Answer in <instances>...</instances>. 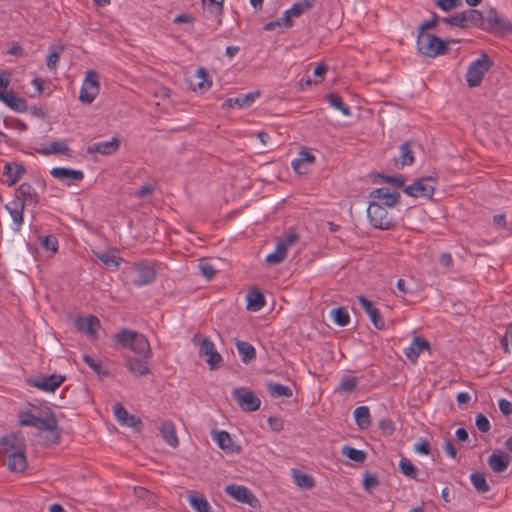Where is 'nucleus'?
<instances>
[{
  "mask_svg": "<svg viewBox=\"0 0 512 512\" xmlns=\"http://www.w3.org/2000/svg\"><path fill=\"white\" fill-rule=\"evenodd\" d=\"M19 424L21 426H30L41 431L49 432L47 436V442L49 444H57L60 442L61 434L57 430L58 421L52 412H50L47 417L42 418L34 415L31 411H25L20 414Z\"/></svg>",
  "mask_w": 512,
  "mask_h": 512,
  "instance_id": "nucleus-1",
  "label": "nucleus"
},
{
  "mask_svg": "<svg viewBox=\"0 0 512 512\" xmlns=\"http://www.w3.org/2000/svg\"><path fill=\"white\" fill-rule=\"evenodd\" d=\"M115 339L119 345L130 348L138 356H152L149 341L142 333L123 328L115 334Z\"/></svg>",
  "mask_w": 512,
  "mask_h": 512,
  "instance_id": "nucleus-2",
  "label": "nucleus"
},
{
  "mask_svg": "<svg viewBox=\"0 0 512 512\" xmlns=\"http://www.w3.org/2000/svg\"><path fill=\"white\" fill-rule=\"evenodd\" d=\"M484 31L494 35H507L512 33V23L502 16L495 8L485 9Z\"/></svg>",
  "mask_w": 512,
  "mask_h": 512,
  "instance_id": "nucleus-3",
  "label": "nucleus"
},
{
  "mask_svg": "<svg viewBox=\"0 0 512 512\" xmlns=\"http://www.w3.org/2000/svg\"><path fill=\"white\" fill-rule=\"evenodd\" d=\"M417 49L427 57L435 58L448 51V45L441 38L432 34H418Z\"/></svg>",
  "mask_w": 512,
  "mask_h": 512,
  "instance_id": "nucleus-4",
  "label": "nucleus"
},
{
  "mask_svg": "<svg viewBox=\"0 0 512 512\" xmlns=\"http://www.w3.org/2000/svg\"><path fill=\"white\" fill-rule=\"evenodd\" d=\"M367 216L370 223L381 230H389L396 225L394 217L388 213L387 207L381 205L380 202H370L367 208Z\"/></svg>",
  "mask_w": 512,
  "mask_h": 512,
  "instance_id": "nucleus-5",
  "label": "nucleus"
},
{
  "mask_svg": "<svg viewBox=\"0 0 512 512\" xmlns=\"http://www.w3.org/2000/svg\"><path fill=\"white\" fill-rule=\"evenodd\" d=\"M493 62L487 54L473 61L466 72V81L469 87H477L481 84L484 75L492 67Z\"/></svg>",
  "mask_w": 512,
  "mask_h": 512,
  "instance_id": "nucleus-6",
  "label": "nucleus"
},
{
  "mask_svg": "<svg viewBox=\"0 0 512 512\" xmlns=\"http://www.w3.org/2000/svg\"><path fill=\"white\" fill-rule=\"evenodd\" d=\"M437 178L433 176L416 179L411 185L404 187V193L410 197L432 199L436 189Z\"/></svg>",
  "mask_w": 512,
  "mask_h": 512,
  "instance_id": "nucleus-7",
  "label": "nucleus"
},
{
  "mask_svg": "<svg viewBox=\"0 0 512 512\" xmlns=\"http://www.w3.org/2000/svg\"><path fill=\"white\" fill-rule=\"evenodd\" d=\"M132 283L137 287L149 285L156 280V269L153 264L143 260L133 264L130 268Z\"/></svg>",
  "mask_w": 512,
  "mask_h": 512,
  "instance_id": "nucleus-8",
  "label": "nucleus"
},
{
  "mask_svg": "<svg viewBox=\"0 0 512 512\" xmlns=\"http://www.w3.org/2000/svg\"><path fill=\"white\" fill-rule=\"evenodd\" d=\"M232 397L244 412H254L260 408V399L246 387L234 389Z\"/></svg>",
  "mask_w": 512,
  "mask_h": 512,
  "instance_id": "nucleus-9",
  "label": "nucleus"
},
{
  "mask_svg": "<svg viewBox=\"0 0 512 512\" xmlns=\"http://www.w3.org/2000/svg\"><path fill=\"white\" fill-rule=\"evenodd\" d=\"M99 90L100 85L97 72L94 70L87 71L80 90L79 100L84 104H91L99 94Z\"/></svg>",
  "mask_w": 512,
  "mask_h": 512,
  "instance_id": "nucleus-10",
  "label": "nucleus"
},
{
  "mask_svg": "<svg viewBox=\"0 0 512 512\" xmlns=\"http://www.w3.org/2000/svg\"><path fill=\"white\" fill-rule=\"evenodd\" d=\"M199 354L200 356L207 357L206 362L211 370L219 368L223 361L221 354L216 350L214 343L208 337L203 338L200 342Z\"/></svg>",
  "mask_w": 512,
  "mask_h": 512,
  "instance_id": "nucleus-11",
  "label": "nucleus"
},
{
  "mask_svg": "<svg viewBox=\"0 0 512 512\" xmlns=\"http://www.w3.org/2000/svg\"><path fill=\"white\" fill-rule=\"evenodd\" d=\"M370 198L380 202L384 207L393 208L400 202L401 195L398 191H390L388 188L382 187L372 190Z\"/></svg>",
  "mask_w": 512,
  "mask_h": 512,
  "instance_id": "nucleus-12",
  "label": "nucleus"
},
{
  "mask_svg": "<svg viewBox=\"0 0 512 512\" xmlns=\"http://www.w3.org/2000/svg\"><path fill=\"white\" fill-rule=\"evenodd\" d=\"M5 210L9 213L12 219V230L14 232H20L24 223V211L25 205L18 199H13L5 204Z\"/></svg>",
  "mask_w": 512,
  "mask_h": 512,
  "instance_id": "nucleus-13",
  "label": "nucleus"
},
{
  "mask_svg": "<svg viewBox=\"0 0 512 512\" xmlns=\"http://www.w3.org/2000/svg\"><path fill=\"white\" fill-rule=\"evenodd\" d=\"M225 492L238 502L248 504L251 507H256L258 503L257 498L243 485H228L225 488Z\"/></svg>",
  "mask_w": 512,
  "mask_h": 512,
  "instance_id": "nucleus-14",
  "label": "nucleus"
},
{
  "mask_svg": "<svg viewBox=\"0 0 512 512\" xmlns=\"http://www.w3.org/2000/svg\"><path fill=\"white\" fill-rule=\"evenodd\" d=\"M65 380L64 376L52 374L50 376H43L31 378L28 383L45 392H54Z\"/></svg>",
  "mask_w": 512,
  "mask_h": 512,
  "instance_id": "nucleus-15",
  "label": "nucleus"
},
{
  "mask_svg": "<svg viewBox=\"0 0 512 512\" xmlns=\"http://www.w3.org/2000/svg\"><path fill=\"white\" fill-rule=\"evenodd\" d=\"M314 5V0H304L300 2H296L293 6L286 10L284 16L282 18L283 26L286 28H290L293 25L292 18L301 16L305 11L312 8Z\"/></svg>",
  "mask_w": 512,
  "mask_h": 512,
  "instance_id": "nucleus-16",
  "label": "nucleus"
},
{
  "mask_svg": "<svg viewBox=\"0 0 512 512\" xmlns=\"http://www.w3.org/2000/svg\"><path fill=\"white\" fill-rule=\"evenodd\" d=\"M76 328L85 333L90 338H96L98 329L100 328V320L94 316L80 317L75 321Z\"/></svg>",
  "mask_w": 512,
  "mask_h": 512,
  "instance_id": "nucleus-17",
  "label": "nucleus"
},
{
  "mask_svg": "<svg viewBox=\"0 0 512 512\" xmlns=\"http://www.w3.org/2000/svg\"><path fill=\"white\" fill-rule=\"evenodd\" d=\"M430 348V343L426 339L420 336H416L411 342V344L405 349L404 353L407 359L411 363L415 364L417 363L421 352H423L424 350L429 351Z\"/></svg>",
  "mask_w": 512,
  "mask_h": 512,
  "instance_id": "nucleus-18",
  "label": "nucleus"
},
{
  "mask_svg": "<svg viewBox=\"0 0 512 512\" xmlns=\"http://www.w3.org/2000/svg\"><path fill=\"white\" fill-rule=\"evenodd\" d=\"M150 358L151 357L128 356L126 358L125 366L130 373L137 375V376H145L150 373V368H149V364H148V360Z\"/></svg>",
  "mask_w": 512,
  "mask_h": 512,
  "instance_id": "nucleus-19",
  "label": "nucleus"
},
{
  "mask_svg": "<svg viewBox=\"0 0 512 512\" xmlns=\"http://www.w3.org/2000/svg\"><path fill=\"white\" fill-rule=\"evenodd\" d=\"M359 304L369 316L371 322L376 329L382 330L385 327V321L382 319L379 310L374 306L373 302L365 296L358 297Z\"/></svg>",
  "mask_w": 512,
  "mask_h": 512,
  "instance_id": "nucleus-20",
  "label": "nucleus"
},
{
  "mask_svg": "<svg viewBox=\"0 0 512 512\" xmlns=\"http://www.w3.org/2000/svg\"><path fill=\"white\" fill-rule=\"evenodd\" d=\"M120 147V139L113 137L109 141L96 142L88 146L89 153H99L102 155L114 154Z\"/></svg>",
  "mask_w": 512,
  "mask_h": 512,
  "instance_id": "nucleus-21",
  "label": "nucleus"
},
{
  "mask_svg": "<svg viewBox=\"0 0 512 512\" xmlns=\"http://www.w3.org/2000/svg\"><path fill=\"white\" fill-rule=\"evenodd\" d=\"M14 199L23 202V205H36L39 202V196L36 190L29 183H22L17 191Z\"/></svg>",
  "mask_w": 512,
  "mask_h": 512,
  "instance_id": "nucleus-22",
  "label": "nucleus"
},
{
  "mask_svg": "<svg viewBox=\"0 0 512 512\" xmlns=\"http://www.w3.org/2000/svg\"><path fill=\"white\" fill-rule=\"evenodd\" d=\"M260 95L259 92H252L245 95H240L235 98H227L223 102V108L231 109L234 107L248 108L250 107Z\"/></svg>",
  "mask_w": 512,
  "mask_h": 512,
  "instance_id": "nucleus-23",
  "label": "nucleus"
},
{
  "mask_svg": "<svg viewBox=\"0 0 512 512\" xmlns=\"http://www.w3.org/2000/svg\"><path fill=\"white\" fill-rule=\"evenodd\" d=\"M1 444L9 454L11 452L25 451L26 449L25 438L20 433L7 435L2 438Z\"/></svg>",
  "mask_w": 512,
  "mask_h": 512,
  "instance_id": "nucleus-24",
  "label": "nucleus"
},
{
  "mask_svg": "<svg viewBox=\"0 0 512 512\" xmlns=\"http://www.w3.org/2000/svg\"><path fill=\"white\" fill-rule=\"evenodd\" d=\"M212 438L225 452H239V447L234 444L230 434L227 431H212Z\"/></svg>",
  "mask_w": 512,
  "mask_h": 512,
  "instance_id": "nucleus-25",
  "label": "nucleus"
},
{
  "mask_svg": "<svg viewBox=\"0 0 512 512\" xmlns=\"http://www.w3.org/2000/svg\"><path fill=\"white\" fill-rule=\"evenodd\" d=\"M50 174L59 181H81L84 178V173L81 170L65 167H55L50 171Z\"/></svg>",
  "mask_w": 512,
  "mask_h": 512,
  "instance_id": "nucleus-26",
  "label": "nucleus"
},
{
  "mask_svg": "<svg viewBox=\"0 0 512 512\" xmlns=\"http://www.w3.org/2000/svg\"><path fill=\"white\" fill-rule=\"evenodd\" d=\"M465 28H480L483 30L485 24V11L467 9L463 11Z\"/></svg>",
  "mask_w": 512,
  "mask_h": 512,
  "instance_id": "nucleus-27",
  "label": "nucleus"
},
{
  "mask_svg": "<svg viewBox=\"0 0 512 512\" xmlns=\"http://www.w3.org/2000/svg\"><path fill=\"white\" fill-rule=\"evenodd\" d=\"M488 464L493 472L502 473L508 468L510 457L505 452L497 451L489 456Z\"/></svg>",
  "mask_w": 512,
  "mask_h": 512,
  "instance_id": "nucleus-28",
  "label": "nucleus"
},
{
  "mask_svg": "<svg viewBox=\"0 0 512 512\" xmlns=\"http://www.w3.org/2000/svg\"><path fill=\"white\" fill-rule=\"evenodd\" d=\"M0 100L14 111L25 112L27 110L26 101L12 92L0 90Z\"/></svg>",
  "mask_w": 512,
  "mask_h": 512,
  "instance_id": "nucleus-29",
  "label": "nucleus"
},
{
  "mask_svg": "<svg viewBox=\"0 0 512 512\" xmlns=\"http://www.w3.org/2000/svg\"><path fill=\"white\" fill-rule=\"evenodd\" d=\"M25 173V168L22 164L6 163L3 169V175L7 177L5 182L8 186H13Z\"/></svg>",
  "mask_w": 512,
  "mask_h": 512,
  "instance_id": "nucleus-30",
  "label": "nucleus"
},
{
  "mask_svg": "<svg viewBox=\"0 0 512 512\" xmlns=\"http://www.w3.org/2000/svg\"><path fill=\"white\" fill-rule=\"evenodd\" d=\"M160 434L163 440L173 448H176L179 445V439L176 434L175 425L172 421L166 420L162 422L159 427Z\"/></svg>",
  "mask_w": 512,
  "mask_h": 512,
  "instance_id": "nucleus-31",
  "label": "nucleus"
},
{
  "mask_svg": "<svg viewBox=\"0 0 512 512\" xmlns=\"http://www.w3.org/2000/svg\"><path fill=\"white\" fill-rule=\"evenodd\" d=\"M412 144L411 141L404 142L400 147V156L398 159L395 160V165L399 167L409 166L414 163V153L412 151Z\"/></svg>",
  "mask_w": 512,
  "mask_h": 512,
  "instance_id": "nucleus-32",
  "label": "nucleus"
},
{
  "mask_svg": "<svg viewBox=\"0 0 512 512\" xmlns=\"http://www.w3.org/2000/svg\"><path fill=\"white\" fill-rule=\"evenodd\" d=\"M7 465L12 471L23 472L27 468L25 451L11 452L8 455Z\"/></svg>",
  "mask_w": 512,
  "mask_h": 512,
  "instance_id": "nucleus-33",
  "label": "nucleus"
},
{
  "mask_svg": "<svg viewBox=\"0 0 512 512\" xmlns=\"http://www.w3.org/2000/svg\"><path fill=\"white\" fill-rule=\"evenodd\" d=\"M265 305L264 295L257 289L250 290L247 294V308L250 311H259Z\"/></svg>",
  "mask_w": 512,
  "mask_h": 512,
  "instance_id": "nucleus-34",
  "label": "nucleus"
},
{
  "mask_svg": "<svg viewBox=\"0 0 512 512\" xmlns=\"http://www.w3.org/2000/svg\"><path fill=\"white\" fill-rule=\"evenodd\" d=\"M235 344L237 351L241 357V360L244 363H249L250 361L255 359L256 351L255 348L250 343L242 340H237Z\"/></svg>",
  "mask_w": 512,
  "mask_h": 512,
  "instance_id": "nucleus-35",
  "label": "nucleus"
},
{
  "mask_svg": "<svg viewBox=\"0 0 512 512\" xmlns=\"http://www.w3.org/2000/svg\"><path fill=\"white\" fill-rule=\"evenodd\" d=\"M354 418L360 429H367L371 424L370 411L367 406H359L354 410Z\"/></svg>",
  "mask_w": 512,
  "mask_h": 512,
  "instance_id": "nucleus-36",
  "label": "nucleus"
},
{
  "mask_svg": "<svg viewBox=\"0 0 512 512\" xmlns=\"http://www.w3.org/2000/svg\"><path fill=\"white\" fill-rule=\"evenodd\" d=\"M314 161L315 156L308 149L302 148L298 153V157L292 160L291 166L296 172L301 173L302 165L305 163L312 164Z\"/></svg>",
  "mask_w": 512,
  "mask_h": 512,
  "instance_id": "nucleus-37",
  "label": "nucleus"
},
{
  "mask_svg": "<svg viewBox=\"0 0 512 512\" xmlns=\"http://www.w3.org/2000/svg\"><path fill=\"white\" fill-rule=\"evenodd\" d=\"M267 390L273 397L291 398L293 396V392L290 387L277 382H268Z\"/></svg>",
  "mask_w": 512,
  "mask_h": 512,
  "instance_id": "nucleus-38",
  "label": "nucleus"
},
{
  "mask_svg": "<svg viewBox=\"0 0 512 512\" xmlns=\"http://www.w3.org/2000/svg\"><path fill=\"white\" fill-rule=\"evenodd\" d=\"M95 256L109 269L117 270L120 265V258L110 251L95 252Z\"/></svg>",
  "mask_w": 512,
  "mask_h": 512,
  "instance_id": "nucleus-39",
  "label": "nucleus"
},
{
  "mask_svg": "<svg viewBox=\"0 0 512 512\" xmlns=\"http://www.w3.org/2000/svg\"><path fill=\"white\" fill-rule=\"evenodd\" d=\"M287 250L285 244L278 241L275 251L266 256V262L273 265L281 263L286 258Z\"/></svg>",
  "mask_w": 512,
  "mask_h": 512,
  "instance_id": "nucleus-40",
  "label": "nucleus"
},
{
  "mask_svg": "<svg viewBox=\"0 0 512 512\" xmlns=\"http://www.w3.org/2000/svg\"><path fill=\"white\" fill-rule=\"evenodd\" d=\"M293 479L295 484L300 488L311 489L315 485V481L311 475L296 469L293 470Z\"/></svg>",
  "mask_w": 512,
  "mask_h": 512,
  "instance_id": "nucleus-41",
  "label": "nucleus"
},
{
  "mask_svg": "<svg viewBox=\"0 0 512 512\" xmlns=\"http://www.w3.org/2000/svg\"><path fill=\"white\" fill-rule=\"evenodd\" d=\"M328 102L330 103V105L335 108L336 110H339L342 112L343 115L345 116H350L351 115V109L348 105H346L341 96L337 93H330L328 96Z\"/></svg>",
  "mask_w": 512,
  "mask_h": 512,
  "instance_id": "nucleus-42",
  "label": "nucleus"
},
{
  "mask_svg": "<svg viewBox=\"0 0 512 512\" xmlns=\"http://www.w3.org/2000/svg\"><path fill=\"white\" fill-rule=\"evenodd\" d=\"M342 455L357 463H363L366 460V453L363 450L356 449L349 445L342 447Z\"/></svg>",
  "mask_w": 512,
  "mask_h": 512,
  "instance_id": "nucleus-43",
  "label": "nucleus"
},
{
  "mask_svg": "<svg viewBox=\"0 0 512 512\" xmlns=\"http://www.w3.org/2000/svg\"><path fill=\"white\" fill-rule=\"evenodd\" d=\"M69 151V147L63 141H54L49 145L43 147L39 150V153L43 155L57 154V153H66Z\"/></svg>",
  "mask_w": 512,
  "mask_h": 512,
  "instance_id": "nucleus-44",
  "label": "nucleus"
},
{
  "mask_svg": "<svg viewBox=\"0 0 512 512\" xmlns=\"http://www.w3.org/2000/svg\"><path fill=\"white\" fill-rule=\"evenodd\" d=\"M471 483L479 493H487L490 490L486 478L483 473L474 472L470 476Z\"/></svg>",
  "mask_w": 512,
  "mask_h": 512,
  "instance_id": "nucleus-45",
  "label": "nucleus"
},
{
  "mask_svg": "<svg viewBox=\"0 0 512 512\" xmlns=\"http://www.w3.org/2000/svg\"><path fill=\"white\" fill-rule=\"evenodd\" d=\"M333 321L339 326H346L350 322L348 310L345 307H338L331 311Z\"/></svg>",
  "mask_w": 512,
  "mask_h": 512,
  "instance_id": "nucleus-46",
  "label": "nucleus"
},
{
  "mask_svg": "<svg viewBox=\"0 0 512 512\" xmlns=\"http://www.w3.org/2000/svg\"><path fill=\"white\" fill-rule=\"evenodd\" d=\"M189 503L197 512H211V506L204 497L189 496Z\"/></svg>",
  "mask_w": 512,
  "mask_h": 512,
  "instance_id": "nucleus-47",
  "label": "nucleus"
},
{
  "mask_svg": "<svg viewBox=\"0 0 512 512\" xmlns=\"http://www.w3.org/2000/svg\"><path fill=\"white\" fill-rule=\"evenodd\" d=\"M400 471L405 475L412 479H416L418 475V469L415 465L408 459L403 457L399 462Z\"/></svg>",
  "mask_w": 512,
  "mask_h": 512,
  "instance_id": "nucleus-48",
  "label": "nucleus"
},
{
  "mask_svg": "<svg viewBox=\"0 0 512 512\" xmlns=\"http://www.w3.org/2000/svg\"><path fill=\"white\" fill-rule=\"evenodd\" d=\"M63 50H64L63 46H53L50 48V52L47 56V61H46L47 67L50 70L56 69L57 63L60 59V55L63 52Z\"/></svg>",
  "mask_w": 512,
  "mask_h": 512,
  "instance_id": "nucleus-49",
  "label": "nucleus"
},
{
  "mask_svg": "<svg viewBox=\"0 0 512 512\" xmlns=\"http://www.w3.org/2000/svg\"><path fill=\"white\" fill-rule=\"evenodd\" d=\"M196 78L200 80L196 84L199 90L206 91L211 87L212 82L208 80V74L204 68H199L197 70Z\"/></svg>",
  "mask_w": 512,
  "mask_h": 512,
  "instance_id": "nucleus-50",
  "label": "nucleus"
},
{
  "mask_svg": "<svg viewBox=\"0 0 512 512\" xmlns=\"http://www.w3.org/2000/svg\"><path fill=\"white\" fill-rule=\"evenodd\" d=\"M379 178L384 183L391 184L395 187H403L405 184V177L402 174L397 175H379Z\"/></svg>",
  "mask_w": 512,
  "mask_h": 512,
  "instance_id": "nucleus-51",
  "label": "nucleus"
},
{
  "mask_svg": "<svg viewBox=\"0 0 512 512\" xmlns=\"http://www.w3.org/2000/svg\"><path fill=\"white\" fill-rule=\"evenodd\" d=\"M83 361L98 375H107V372L103 370L101 362L95 360L91 356L85 354Z\"/></svg>",
  "mask_w": 512,
  "mask_h": 512,
  "instance_id": "nucleus-52",
  "label": "nucleus"
},
{
  "mask_svg": "<svg viewBox=\"0 0 512 512\" xmlns=\"http://www.w3.org/2000/svg\"><path fill=\"white\" fill-rule=\"evenodd\" d=\"M358 385V378L354 376H344L340 383V389L345 392H352Z\"/></svg>",
  "mask_w": 512,
  "mask_h": 512,
  "instance_id": "nucleus-53",
  "label": "nucleus"
},
{
  "mask_svg": "<svg viewBox=\"0 0 512 512\" xmlns=\"http://www.w3.org/2000/svg\"><path fill=\"white\" fill-rule=\"evenodd\" d=\"M440 20V17L435 12H433L432 18L430 20L424 21L419 26L418 34H428L427 31L433 29Z\"/></svg>",
  "mask_w": 512,
  "mask_h": 512,
  "instance_id": "nucleus-54",
  "label": "nucleus"
},
{
  "mask_svg": "<svg viewBox=\"0 0 512 512\" xmlns=\"http://www.w3.org/2000/svg\"><path fill=\"white\" fill-rule=\"evenodd\" d=\"M199 269L202 276L205 277L207 280H211L212 278H214L216 274L214 266L207 261H201L199 263Z\"/></svg>",
  "mask_w": 512,
  "mask_h": 512,
  "instance_id": "nucleus-55",
  "label": "nucleus"
},
{
  "mask_svg": "<svg viewBox=\"0 0 512 512\" xmlns=\"http://www.w3.org/2000/svg\"><path fill=\"white\" fill-rule=\"evenodd\" d=\"M441 21L451 26L465 28L463 11L454 16L443 17Z\"/></svg>",
  "mask_w": 512,
  "mask_h": 512,
  "instance_id": "nucleus-56",
  "label": "nucleus"
},
{
  "mask_svg": "<svg viewBox=\"0 0 512 512\" xmlns=\"http://www.w3.org/2000/svg\"><path fill=\"white\" fill-rule=\"evenodd\" d=\"M113 412L114 416L116 417L117 421L122 424L125 419H127V416L129 415L128 411L125 409V407L121 403H115L113 405Z\"/></svg>",
  "mask_w": 512,
  "mask_h": 512,
  "instance_id": "nucleus-57",
  "label": "nucleus"
},
{
  "mask_svg": "<svg viewBox=\"0 0 512 512\" xmlns=\"http://www.w3.org/2000/svg\"><path fill=\"white\" fill-rule=\"evenodd\" d=\"M436 5L443 11H450L461 5V0H437Z\"/></svg>",
  "mask_w": 512,
  "mask_h": 512,
  "instance_id": "nucleus-58",
  "label": "nucleus"
},
{
  "mask_svg": "<svg viewBox=\"0 0 512 512\" xmlns=\"http://www.w3.org/2000/svg\"><path fill=\"white\" fill-rule=\"evenodd\" d=\"M476 426L478 430L483 433H486L490 430V422L488 418L482 413H479L476 416Z\"/></svg>",
  "mask_w": 512,
  "mask_h": 512,
  "instance_id": "nucleus-59",
  "label": "nucleus"
},
{
  "mask_svg": "<svg viewBox=\"0 0 512 512\" xmlns=\"http://www.w3.org/2000/svg\"><path fill=\"white\" fill-rule=\"evenodd\" d=\"M415 452L423 455H430L431 448L430 444L427 440L421 438L415 445H414Z\"/></svg>",
  "mask_w": 512,
  "mask_h": 512,
  "instance_id": "nucleus-60",
  "label": "nucleus"
},
{
  "mask_svg": "<svg viewBox=\"0 0 512 512\" xmlns=\"http://www.w3.org/2000/svg\"><path fill=\"white\" fill-rule=\"evenodd\" d=\"M379 428L382 430L383 433L386 435H392L395 431V426L392 420L390 419H382L379 422Z\"/></svg>",
  "mask_w": 512,
  "mask_h": 512,
  "instance_id": "nucleus-61",
  "label": "nucleus"
},
{
  "mask_svg": "<svg viewBox=\"0 0 512 512\" xmlns=\"http://www.w3.org/2000/svg\"><path fill=\"white\" fill-rule=\"evenodd\" d=\"M42 245L46 250L56 252L58 250V241L53 236H46L42 241Z\"/></svg>",
  "mask_w": 512,
  "mask_h": 512,
  "instance_id": "nucleus-62",
  "label": "nucleus"
},
{
  "mask_svg": "<svg viewBox=\"0 0 512 512\" xmlns=\"http://www.w3.org/2000/svg\"><path fill=\"white\" fill-rule=\"evenodd\" d=\"M268 425L275 432H280L284 428V422L279 417H273V416L269 417Z\"/></svg>",
  "mask_w": 512,
  "mask_h": 512,
  "instance_id": "nucleus-63",
  "label": "nucleus"
},
{
  "mask_svg": "<svg viewBox=\"0 0 512 512\" xmlns=\"http://www.w3.org/2000/svg\"><path fill=\"white\" fill-rule=\"evenodd\" d=\"M134 494L137 498L147 500L148 502L153 498V494L144 487H135Z\"/></svg>",
  "mask_w": 512,
  "mask_h": 512,
  "instance_id": "nucleus-64",
  "label": "nucleus"
}]
</instances>
